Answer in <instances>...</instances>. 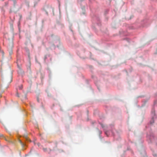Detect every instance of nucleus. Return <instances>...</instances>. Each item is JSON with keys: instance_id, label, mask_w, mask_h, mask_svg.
<instances>
[{"instance_id": "1", "label": "nucleus", "mask_w": 157, "mask_h": 157, "mask_svg": "<svg viewBox=\"0 0 157 157\" xmlns=\"http://www.w3.org/2000/svg\"><path fill=\"white\" fill-rule=\"evenodd\" d=\"M12 81V73L10 72L9 76H6L4 79V82L7 83V85L10 84Z\"/></svg>"}, {"instance_id": "2", "label": "nucleus", "mask_w": 157, "mask_h": 157, "mask_svg": "<svg viewBox=\"0 0 157 157\" xmlns=\"http://www.w3.org/2000/svg\"><path fill=\"white\" fill-rule=\"evenodd\" d=\"M23 88V86L22 85H21L19 86L18 88H17V96L19 97V96L18 95V90H21Z\"/></svg>"}, {"instance_id": "3", "label": "nucleus", "mask_w": 157, "mask_h": 157, "mask_svg": "<svg viewBox=\"0 0 157 157\" xmlns=\"http://www.w3.org/2000/svg\"><path fill=\"white\" fill-rule=\"evenodd\" d=\"M19 142L21 144V145L23 147L24 146V144L22 143V142L21 141V140H19Z\"/></svg>"}, {"instance_id": "4", "label": "nucleus", "mask_w": 157, "mask_h": 157, "mask_svg": "<svg viewBox=\"0 0 157 157\" xmlns=\"http://www.w3.org/2000/svg\"><path fill=\"white\" fill-rule=\"evenodd\" d=\"M13 47V43L12 42L10 44V47H11V48H12Z\"/></svg>"}, {"instance_id": "5", "label": "nucleus", "mask_w": 157, "mask_h": 157, "mask_svg": "<svg viewBox=\"0 0 157 157\" xmlns=\"http://www.w3.org/2000/svg\"><path fill=\"white\" fill-rule=\"evenodd\" d=\"M12 53V50H10V54H11Z\"/></svg>"}, {"instance_id": "6", "label": "nucleus", "mask_w": 157, "mask_h": 157, "mask_svg": "<svg viewBox=\"0 0 157 157\" xmlns=\"http://www.w3.org/2000/svg\"><path fill=\"white\" fill-rule=\"evenodd\" d=\"M46 150H47V149L46 148H43V150L44 151H46Z\"/></svg>"}, {"instance_id": "7", "label": "nucleus", "mask_w": 157, "mask_h": 157, "mask_svg": "<svg viewBox=\"0 0 157 157\" xmlns=\"http://www.w3.org/2000/svg\"><path fill=\"white\" fill-rule=\"evenodd\" d=\"M133 17V16H131V17H130V18H129L128 19H131L132 17Z\"/></svg>"}, {"instance_id": "8", "label": "nucleus", "mask_w": 157, "mask_h": 157, "mask_svg": "<svg viewBox=\"0 0 157 157\" xmlns=\"http://www.w3.org/2000/svg\"><path fill=\"white\" fill-rule=\"evenodd\" d=\"M101 127H102V128H104V126L103 125V124H101Z\"/></svg>"}, {"instance_id": "9", "label": "nucleus", "mask_w": 157, "mask_h": 157, "mask_svg": "<svg viewBox=\"0 0 157 157\" xmlns=\"http://www.w3.org/2000/svg\"><path fill=\"white\" fill-rule=\"evenodd\" d=\"M1 52L2 54V56H3L4 53L2 51H1Z\"/></svg>"}, {"instance_id": "10", "label": "nucleus", "mask_w": 157, "mask_h": 157, "mask_svg": "<svg viewBox=\"0 0 157 157\" xmlns=\"http://www.w3.org/2000/svg\"><path fill=\"white\" fill-rule=\"evenodd\" d=\"M37 145H38V146L39 147L40 145V144L39 143H38L37 144Z\"/></svg>"}, {"instance_id": "11", "label": "nucleus", "mask_w": 157, "mask_h": 157, "mask_svg": "<svg viewBox=\"0 0 157 157\" xmlns=\"http://www.w3.org/2000/svg\"><path fill=\"white\" fill-rule=\"evenodd\" d=\"M2 136V135H0V137Z\"/></svg>"}, {"instance_id": "12", "label": "nucleus", "mask_w": 157, "mask_h": 157, "mask_svg": "<svg viewBox=\"0 0 157 157\" xmlns=\"http://www.w3.org/2000/svg\"><path fill=\"white\" fill-rule=\"evenodd\" d=\"M5 139V140H6V139Z\"/></svg>"}]
</instances>
